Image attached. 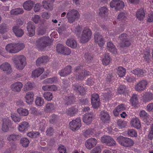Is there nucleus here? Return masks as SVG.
Masks as SVG:
<instances>
[{
	"label": "nucleus",
	"instance_id": "f257e3e1",
	"mask_svg": "<svg viewBox=\"0 0 153 153\" xmlns=\"http://www.w3.org/2000/svg\"><path fill=\"white\" fill-rule=\"evenodd\" d=\"M25 47L24 44L20 42L8 44L5 48L10 53H18Z\"/></svg>",
	"mask_w": 153,
	"mask_h": 153
},
{
	"label": "nucleus",
	"instance_id": "f03ea898",
	"mask_svg": "<svg viewBox=\"0 0 153 153\" xmlns=\"http://www.w3.org/2000/svg\"><path fill=\"white\" fill-rule=\"evenodd\" d=\"M51 42V40L49 37H41L36 41V47L39 50L42 51L47 46L50 45Z\"/></svg>",
	"mask_w": 153,
	"mask_h": 153
},
{
	"label": "nucleus",
	"instance_id": "7ed1b4c3",
	"mask_svg": "<svg viewBox=\"0 0 153 153\" xmlns=\"http://www.w3.org/2000/svg\"><path fill=\"white\" fill-rule=\"evenodd\" d=\"M13 62L17 69L22 70L25 65L26 58L23 55L17 56L14 59Z\"/></svg>",
	"mask_w": 153,
	"mask_h": 153
},
{
	"label": "nucleus",
	"instance_id": "20e7f679",
	"mask_svg": "<svg viewBox=\"0 0 153 153\" xmlns=\"http://www.w3.org/2000/svg\"><path fill=\"white\" fill-rule=\"evenodd\" d=\"M92 32L91 30L87 27L84 28L80 38V42L85 43L88 42L91 39Z\"/></svg>",
	"mask_w": 153,
	"mask_h": 153
},
{
	"label": "nucleus",
	"instance_id": "39448f33",
	"mask_svg": "<svg viewBox=\"0 0 153 153\" xmlns=\"http://www.w3.org/2000/svg\"><path fill=\"white\" fill-rule=\"evenodd\" d=\"M74 72L77 75V79L79 80H82L84 78L88 75L89 72L88 71L83 69L81 66H78L75 67L74 69Z\"/></svg>",
	"mask_w": 153,
	"mask_h": 153
},
{
	"label": "nucleus",
	"instance_id": "423d86ee",
	"mask_svg": "<svg viewBox=\"0 0 153 153\" xmlns=\"http://www.w3.org/2000/svg\"><path fill=\"white\" fill-rule=\"evenodd\" d=\"M117 140L121 146L125 147L131 146L133 144V141L132 140L122 136H120L117 137Z\"/></svg>",
	"mask_w": 153,
	"mask_h": 153
},
{
	"label": "nucleus",
	"instance_id": "0eeeda50",
	"mask_svg": "<svg viewBox=\"0 0 153 153\" xmlns=\"http://www.w3.org/2000/svg\"><path fill=\"white\" fill-rule=\"evenodd\" d=\"M67 17L68 22L70 23H73L75 20L79 19L80 15L77 10H70L67 13Z\"/></svg>",
	"mask_w": 153,
	"mask_h": 153
},
{
	"label": "nucleus",
	"instance_id": "6e6552de",
	"mask_svg": "<svg viewBox=\"0 0 153 153\" xmlns=\"http://www.w3.org/2000/svg\"><path fill=\"white\" fill-rule=\"evenodd\" d=\"M15 128L11 123V120L8 118H5L3 119L1 130L4 132L8 131L9 129H13Z\"/></svg>",
	"mask_w": 153,
	"mask_h": 153
},
{
	"label": "nucleus",
	"instance_id": "1a4fd4ad",
	"mask_svg": "<svg viewBox=\"0 0 153 153\" xmlns=\"http://www.w3.org/2000/svg\"><path fill=\"white\" fill-rule=\"evenodd\" d=\"M119 39L120 40V45L122 48L127 47L130 45L131 43L127 37V35L126 33H123L120 35Z\"/></svg>",
	"mask_w": 153,
	"mask_h": 153
},
{
	"label": "nucleus",
	"instance_id": "9d476101",
	"mask_svg": "<svg viewBox=\"0 0 153 153\" xmlns=\"http://www.w3.org/2000/svg\"><path fill=\"white\" fill-rule=\"evenodd\" d=\"M70 128L73 131L78 130L81 126V120L79 118H77L75 120H73L69 123Z\"/></svg>",
	"mask_w": 153,
	"mask_h": 153
},
{
	"label": "nucleus",
	"instance_id": "9b49d317",
	"mask_svg": "<svg viewBox=\"0 0 153 153\" xmlns=\"http://www.w3.org/2000/svg\"><path fill=\"white\" fill-rule=\"evenodd\" d=\"M56 51L59 53L64 55H68L71 53V51L70 49L63 45L58 44L56 47Z\"/></svg>",
	"mask_w": 153,
	"mask_h": 153
},
{
	"label": "nucleus",
	"instance_id": "f8f14e48",
	"mask_svg": "<svg viewBox=\"0 0 153 153\" xmlns=\"http://www.w3.org/2000/svg\"><path fill=\"white\" fill-rule=\"evenodd\" d=\"M72 67L71 65H67L63 69L61 70L59 74L61 76H66L69 75L71 73Z\"/></svg>",
	"mask_w": 153,
	"mask_h": 153
},
{
	"label": "nucleus",
	"instance_id": "ddd939ff",
	"mask_svg": "<svg viewBox=\"0 0 153 153\" xmlns=\"http://www.w3.org/2000/svg\"><path fill=\"white\" fill-rule=\"evenodd\" d=\"M27 29L28 32V34L30 36H32L35 34V26L34 23L31 22H29L27 23Z\"/></svg>",
	"mask_w": 153,
	"mask_h": 153
},
{
	"label": "nucleus",
	"instance_id": "4468645a",
	"mask_svg": "<svg viewBox=\"0 0 153 153\" xmlns=\"http://www.w3.org/2000/svg\"><path fill=\"white\" fill-rule=\"evenodd\" d=\"M148 84L147 81L145 80L140 81L136 85L135 89L137 91H141L144 90Z\"/></svg>",
	"mask_w": 153,
	"mask_h": 153
},
{
	"label": "nucleus",
	"instance_id": "2eb2a0df",
	"mask_svg": "<svg viewBox=\"0 0 153 153\" xmlns=\"http://www.w3.org/2000/svg\"><path fill=\"white\" fill-rule=\"evenodd\" d=\"M0 69L3 71H6L7 74H10L12 72V69L10 64L7 62H4L0 65Z\"/></svg>",
	"mask_w": 153,
	"mask_h": 153
},
{
	"label": "nucleus",
	"instance_id": "dca6fc26",
	"mask_svg": "<svg viewBox=\"0 0 153 153\" xmlns=\"http://www.w3.org/2000/svg\"><path fill=\"white\" fill-rule=\"evenodd\" d=\"M97 142V140L94 138L89 139L85 142V146L87 149H91L96 146Z\"/></svg>",
	"mask_w": 153,
	"mask_h": 153
},
{
	"label": "nucleus",
	"instance_id": "f3484780",
	"mask_svg": "<svg viewBox=\"0 0 153 153\" xmlns=\"http://www.w3.org/2000/svg\"><path fill=\"white\" fill-rule=\"evenodd\" d=\"M72 88L74 90L81 95H83L85 93L84 88L80 86L79 84L75 83L73 85Z\"/></svg>",
	"mask_w": 153,
	"mask_h": 153
},
{
	"label": "nucleus",
	"instance_id": "a211bd4d",
	"mask_svg": "<svg viewBox=\"0 0 153 153\" xmlns=\"http://www.w3.org/2000/svg\"><path fill=\"white\" fill-rule=\"evenodd\" d=\"M95 41L97 43L100 47H102L104 44L103 39L102 35L99 33H95L94 34Z\"/></svg>",
	"mask_w": 153,
	"mask_h": 153
},
{
	"label": "nucleus",
	"instance_id": "6ab92c4d",
	"mask_svg": "<svg viewBox=\"0 0 153 153\" xmlns=\"http://www.w3.org/2000/svg\"><path fill=\"white\" fill-rule=\"evenodd\" d=\"M93 116L92 112L86 113L83 116V122L87 124H89L92 122Z\"/></svg>",
	"mask_w": 153,
	"mask_h": 153
},
{
	"label": "nucleus",
	"instance_id": "aec40b11",
	"mask_svg": "<svg viewBox=\"0 0 153 153\" xmlns=\"http://www.w3.org/2000/svg\"><path fill=\"white\" fill-rule=\"evenodd\" d=\"M22 84L20 82H17L11 85L10 87L12 91L15 92H19L22 87Z\"/></svg>",
	"mask_w": 153,
	"mask_h": 153
},
{
	"label": "nucleus",
	"instance_id": "412c9836",
	"mask_svg": "<svg viewBox=\"0 0 153 153\" xmlns=\"http://www.w3.org/2000/svg\"><path fill=\"white\" fill-rule=\"evenodd\" d=\"M100 119L102 122H107L110 120L109 115L107 111H102L101 112Z\"/></svg>",
	"mask_w": 153,
	"mask_h": 153
},
{
	"label": "nucleus",
	"instance_id": "4be33fe9",
	"mask_svg": "<svg viewBox=\"0 0 153 153\" xmlns=\"http://www.w3.org/2000/svg\"><path fill=\"white\" fill-rule=\"evenodd\" d=\"M34 94L33 92L30 91L27 92L25 98L26 100V102L28 104H31L33 101Z\"/></svg>",
	"mask_w": 153,
	"mask_h": 153
},
{
	"label": "nucleus",
	"instance_id": "5701e85b",
	"mask_svg": "<svg viewBox=\"0 0 153 153\" xmlns=\"http://www.w3.org/2000/svg\"><path fill=\"white\" fill-rule=\"evenodd\" d=\"M13 30L15 35L18 37H22L24 33L23 30L19 28L18 26H14L13 27Z\"/></svg>",
	"mask_w": 153,
	"mask_h": 153
},
{
	"label": "nucleus",
	"instance_id": "b1692460",
	"mask_svg": "<svg viewBox=\"0 0 153 153\" xmlns=\"http://www.w3.org/2000/svg\"><path fill=\"white\" fill-rule=\"evenodd\" d=\"M29 125L28 123L26 122H23L21 123L18 127V130L21 131H25L27 130L29 127Z\"/></svg>",
	"mask_w": 153,
	"mask_h": 153
},
{
	"label": "nucleus",
	"instance_id": "393cba45",
	"mask_svg": "<svg viewBox=\"0 0 153 153\" xmlns=\"http://www.w3.org/2000/svg\"><path fill=\"white\" fill-rule=\"evenodd\" d=\"M44 71V69L43 68H39L33 71L32 73L31 76L32 77L36 78L42 74Z\"/></svg>",
	"mask_w": 153,
	"mask_h": 153
},
{
	"label": "nucleus",
	"instance_id": "a878e982",
	"mask_svg": "<svg viewBox=\"0 0 153 153\" xmlns=\"http://www.w3.org/2000/svg\"><path fill=\"white\" fill-rule=\"evenodd\" d=\"M47 56H42L39 58L36 62V64L37 66H40L43 63L47 62L48 60Z\"/></svg>",
	"mask_w": 153,
	"mask_h": 153
},
{
	"label": "nucleus",
	"instance_id": "bb28decb",
	"mask_svg": "<svg viewBox=\"0 0 153 153\" xmlns=\"http://www.w3.org/2000/svg\"><path fill=\"white\" fill-rule=\"evenodd\" d=\"M34 4L33 1L28 0L24 3L23 7L25 10H31L33 7Z\"/></svg>",
	"mask_w": 153,
	"mask_h": 153
},
{
	"label": "nucleus",
	"instance_id": "cd10ccee",
	"mask_svg": "<svg viewBox=\"0 0 153 153\" xmlns=\"http://www.w3.org/2000/svg\"><path fill=\"white\" fill-rule=\"evenodd\" d=\"M21 137V136L20 134H15L9 135L7 138L8 140L10 141H16L19 140Z\"/></svg>",
	"mask_w": 153,
	"mask_h": 153
},
{
	"label": "nucleus",
	"instance_id": "c85d7f7f",
	"mask_svg": "<svg viewBox=\"0 0 153 153\" xmlns=\"http://www.w3.org/2000/svg\"><path fill=\"white\" fill-rule=\"evenodd\" d=\"M107 47L108 49L112 53H117V49L112 42H109L107 43Z\"/></svg>",
	"mask_w": 153,
	"mask_h": 153
},
{
	"label": "nucleus",
	"instance_id": "c756f323",
	"mask_svg": "<svg viewBox=\"0 0 153 153\" xmlns=\"http://www.w3.org/2000/svg\"><path fill=\"white\" fill-rule=\"evenodd\" d=\"M143 99L144 102H148L153 99V94L150 92L146 93L143 96Z\"/></svg>",
	"mask_w": 153,
	"mask_h": 153
},
{
	"label": "nucleus",
	"instance_id": "7c9ffc66",
	"mask_svg": "<svg viewBox=\"0 0 153 153\" xmlns=\"http://www.w3.org/2000/svg\"><path fill=\"white\" fill-rule=\"evenodd\" d=\"M140 116L143 120L144 121H146V119L148 118L149 119V121H152V118L150 117L149 115L144 111L142 110L140 111Z\"/></svg>",
	"mask_w": 153,
	"mask_h": 153
},
{
	"label": "nucleus",
	"instance_id": "2f4dec72",
	"mask_svg": "<svg viewBox=\"0 0 153 153\" xmlns=\"http://www.w3.org/2000/svg\"><path fill=\"white\" fill-rule=\"evenodd\" d=\"M66 44L68 46L72 48H75L77 46L76 41L72 38L67 40Z\"/></svg>",
	"mask_w": 153,
	"mask_h": 153
},
{
	"label": "nucleus",
	"instance_id": "473e14b6",
	"mask_svg": "<svg viewBox=\"0 0 153 153\" xmlns=\"http://www.w3.org/2000/svg\"><path fill=\"white\" fill-rule=\"evenodd\" d=\"M65 104L67 105L72 104L74 102V97L73 96L66 97L65 98Z\"/></svg>",
	"mask_w": 153,
	"mask_h": 153
},
{
	"label": "nucleus",
	"instance_id": "72a5a7b5",
	"mask_svg": "<svg viewBox=\"0 0 153 153\" xmlns=\"http://www.w3.org/2000/svg\"><path fill=\"white\" fill-rule=\"evenodd\" d=\"M126 72V69L121 66L118 67L117 69V73L119 76L123 77L125 75Z\"/></svg>",
	"mask_w": 153,
	"mask_h": 153
},
{
	"label": "nucleus",
	"instance_id": "f704fd0d",
	"mask_svg": "<svg viewBox=\"0 0 153 153\" xmlns=\"http://www.w3.org/2000/svg\"><path fill=\"white\" fill-rule=\"evenodd\" d=\"M66 112L68 115L70 116H73L77 112V109L75 107H72L67 110Z\"/></svg>",
	"mask_w": 153,
	"mask_h": 153
},
{
	"label": "nucleus",
	"instance_id": "c9c22d12",
	"mask_svg": "<svg viewBox=\"0 0 153 153\" xmlns=\"http://www.w3.org/2000/svg\"><path fill=\"white\" fill-rule=\"evenodd\" d=\"M136 16L139 20H143L145 17V13L144 10L138 11L136 13Z\"/></svg>",
	"mask_w": 153,
	"mask_h": 153
},
{
	"label": "nucleus",
	"instance_id": "e433bc0d",
	"mask_svg": "<svg viewBox=\"0 0 153 153\" xmlns=\"http://www.w3.org/2000/svg\"><path fill=\"white\" fill-rule=\"evenodd\" d=\"M17 111L19 114L22 116H26L29 114V111L27 109L22 108H19Z\"/></svg>",
	"mask_w": 153,
	"mask_h": 153
},
{
	"label": "nucleus",
	"instance_id": "4c0bfd02",
	"mask_svg": "<svg viewBox=\"0 0 153 153\" xmlns=\"http://www.w3.org/2000/svg\"><path fill=\"white\" fill-rule=\"evenodd\" d=\"M110 61V58L109 54H105L104 57L103 59L102 62L104 65H107L109 63Z\"/></svg>",
	"mask_w": 153,
	"mask_h": 153
},
{
	"label": "nucleus",
	"instance_id": "58836bf2",
	"mask_svg": "<svg viewBox=\"0 0 153 153\" xmlns=\"http://www.w3.org/2000/svg\"><path fill=\"white\" fill-rule=\"evenodd\" d=\"M55 108V107L53 103H48L46 105V108H45V111L46 112H50Z\"/></svg>",
	"mask_w": 153,
	"mask_h": 153
},
{
	"label": "nucleus",
	"instance_id": "ea45409f",
	"mask_svg": "<svg viewBox=\"0 0 153 153\" xmlns=\"http://www.w3.org/2000/svg\"><path fill=\"white\" fill-rule=\"evenodd\" d=\"M20 143L24 147H27L30 143L29 140L25 137L22 138L20 140Z\"/></svg>",
	"mask_w": 153,
	"mask_h": 153
},
{
	"label": "nucleus",
	"instance_id": "a19ab883",
	"mask_svg": "<svg viewBox=\"0 0 153 153\" xmlns=\"http://www.w3.org/2000/svg\"><path fill=\"white\" fill-rule=\"evenodd\" d=\"M44 97L48 101L51 100L53 98L52 93L51 92H45L43 94Z\"/></svg>",
	"mask_w": 153,
	"mask_h": 153
},
{
	"label": "nucleus",
	"instance_id": "79ce46f5",
	"mask_svg": "<svg viewBox=\"0 0 153 153\" xmlns=\"http://www.w3.org/2000/svg\"><path fill=\"white\" fill-rule=\"evenodd\" d=\"M57 119L58 117L57 115L55 114H53L50 117L49 121L52 124H54L57 123Z\"/></svg>",
	"mask_w": 153,
	"mask_h": 153
},
{
	"label": "nucleus",
	"instance_id": "37998d69",
	"mask_svg": "<svg viewBox=\"0 0 153 153\" xmlns=\"http://www.w3.org/2000/svg\"><path fill=\"white\" fill-rule=\"evenodd\" d=\"M102 96L105 99H108L110 98L111 96V92L109 89L106 90V92L102 93Z\"/></svg>",
	"mask_w": 153,
	"mask_h": 153
},
{
	"label": "nucleus",
	"instance_id": "c03bdc74",
	"mask_svg": "<svg viewBox=\"0 0 153 153\" xmlns=\"http://www.w3.org/2000/svg\"><path fill=\"white\" fill-rule=\"evenodd\" d=\"M44 101L42 98L41 97H37L36 98L35 103L37 106H42L44 103Z\"/></svg>",
	"mask_w": 153,
	"mask_h": 153
},
{
	"label": "nucleus",
	"instance_id": "a18cd8bd",
	"mask_svg": "<svg viewBox=\"0 0 153 153\" xmlns=\"http://www.w3.org/2000/svg\"><path fill=\"white\" fill-rule=\"evenodd\" d=\"M150 57V53L149 50L144 51V57L145 60L148 63L149 62Z\"/></svg>",
	"mask_w": 153,
	"mask_h": 153
},
{
	"label": "nucleus",
	"instance_id": "49530a36",
	"mask_svg": "<svg viewBox=\"0 0 153 153\" xmlns=\"http://www.w3.org/2000/svg\"><path fill=\"white\" fill-rule=\"evenodd\" d=\"M34 87V84L30 82L26 83L25 86V90H32Z\"/></svg>",
	"mask_w": 153,
	"mask_h": 153
},
{
	"label": "nucleus",
	"instance_id": "de8ad7c7",
	"mask_svg": "<svg viewBox=\"0 0 153 153\" xmlns=\"http://www.w3.org/2000/svg\"><path fill=\"white\" fill-rule=\"evenodd\" d=\"M117 124L121 128H124L126 126L127 122L124 120H119L117 121Z\"/></svg>",
	"mask_w": 153,
	"mask_h": 153
},
{
	"label": "nucleus",
	"instance_id": "09e8293b",
	"mask_svg": "<svg viewBox=\"0 0 153 153\" xmlns=\"http://www.w3.org/2000/svg\"><path fill=\"white\" fill-rule=\"evenodd\" d=\"M94 130L91 129H88L86 130L85 132L84 133V136L86 137H87L88 136L92 135L94 134Z\"/></svg>",
	"mask_w": 153,
	"mask_h": 153
},
{
	"label": "nucleus",
	"instance_id": "8fccbe9b",
	"mask_svg": "<svg viewBox=\"0 0 153 153\" xmlns=\"http://www.w3.org/2000/svg\"><path fill=\"white\" fill-rule=\"evenodd\" d=\"M126 90V87L124 85H120L118 88L117 93L119 94L123 93Z\"/></svg>",
	"mask_w": 153,
	"mask_h": 153
},
{
	"label": "nucleus",
	"instance_id": "3c124183",
	"mask_svg": "<svg viewBox=\"0 0 153 153\" xmlns=\"http://www.w3.org/2000/svg\"><path fill=\"white\" fill-rule=\"evenodd\" d=\"M92 105L93 107L96 109H97L100 106V100L94 101L93 99V100L91 101Z\"/></svg>",
	"mask_w": 153,
	"mask_h": 153
},
{
	"label": "nucleus",
	"instance_id": "603ef678",
	"mask_svg": "<svg viewBox=\"0 0 153 153\" xmlns=\"http://www.w3.org/2000/svg\"><path fill=\"white\" fill-rule=\"evenodd\" d=\"M7 25L2 23L0 25V33H4L6 32Z\"/></svg>",
	"mask_w": 153,
	"mask_h": 153
},
{
	"label": "nucleus",
	"instance_id": "864d4df0",
	"mask_svg": "<svg viewBox=\"0 0 153 153\" xmlns=\"http://www.w3.org/2000/svg\"><path fill=\"white\" fill-rule=\"evenodd\" d=\"M54 129L52 127H49L46 131V135L48 136H51L53 135Z\"/></svg>",
	"mask_w": 153,
	"mask_h": 153
},
{
	"label": "nucleus",
	"instance_id": "5fc2aeb1",
	"mask_svg": "<svg viewBox=\"0 0 153 153\" xmlns=\"http://www.w3.org/2000/svg\"><path fill=\"white\" fill-rule=\"evenodd\" d=\"M42 7L44 9H50V4L49 3L48 1H46L45 0L43 1L42 2Z\"/></svg>",
	"mask_w": 153,
	"mask_h": 153
},
{
	"label": "nucleus",
	"instance_id": "6e6d98bb",
	"mask_svg": "<svg viewBox=\"0 0 153 153\" xmlns=\"http://www.w3.org/2000/svg\"><path fill=\"white\" fill-rule=\"evenodd\" d=\"M84 56L85 59L89 61H91L93 58L92 55L88 53H85L84 55Z\"/></svg>",
	"mask_w": 153,
	"mask_h": 153
},
{
	"label": "nucleus",
	"instance_id": "4d7b16f0",
	"mask_svg": "<svg viewBox=\"0 0 153 153\" xmlns=\"http://www.w3.org/2000/svg\"><path fill=\"white\" fill-rule=\"evenodd\" d=\"M141 127V124L139 120L137 118H134V127L139 129Z\"/></svg>",
	"mask_w": 153,
	"mask_h": 153
},
{
	"label": "nucleus",
	"instance_id": "13d9d810",
	"mask_svg": "<svg viewBox=\"0 0 153 153\" xmlns=\"http://www.w3.org/2000/svg\"><path fill=\"white\" fill-rule=\"evenodd\" d=\"M147 21L149 22H153V13L152 11H150L149 12Z\"/></svg>",
	"mask_w": 153,
	"mask_h": 153
},
{
	"label": "nucleus",
	"instance_id": "bf43d9fd",
	"mask_svg": "<svg viewBox=\"0 0 153 153\" xmlns=\"http://www.w3.org/2000/svg\"><path fill=\"white\" fill-rule=\"evenodd\" d=\"M11 117L13 120L15 122H19L20 121V118L15 114H11Z\"/></svg>",
	"mask_w": 153,
	"mask_h": 153
},
{
	"label": "nucleus",
	"instance_id": "052dcab7",
	"mask_svg": "<svg viewBox=\"0 0 153 153\" xmlns=\"http://www.w3.org/2000/svg\"><path fill=\"white\" fill-rule=\"evenodd\" d=\"M110 137V136H104L102 137L101 141L102 143H105L107 145V143L108 142L109 140H110L109 139Z\"/></svg>",
	"mask_w": 153,
	"mask_h": 153
},
{
	"label": "nucleus",
	"instance_id": "680f3d73",
	"mask_svg": "<svg viewBox=\"0 0 153 153\" xmlns=\"http://www.w3.org/2000/svg\"><path fill=\"white\" fill-rule=\"evenodd\" d=\"M108 142L107 143V145L108 146H114L116 145V143L113 139L111 137H110Z\"/></svg>",
	"mask_w": 153,
	"mask_h": 153
},
{
	"label": "nucleus",
	"instance_id": "e2e57ef3",
	"mask_svg": "<svg viewBox=\"0 0 153 153\" xmlns=\"http://www.w3.org/2000/svg\"><path fill=\"white\" fill-rule=\"evenodd\" d=\"M101 149L100 146H97L91 151L90 153H100Z\"/></svg>",
	"mask_w": 153,
	"mask_h": 153
},
{
	"label": "nucleus",
	"instance_id": "0e129e2a",
	"mask_svg": "<svg viewBox=\"0 0 153 153\" xmlns=\"http://www.w3.org/2000/svg\"><path fill=\"white\" fill-rule=\"evenodd\" d=\"M23 12V10H11L10 13L11 15H16L22 14Z\"/></svg>",
	"mask_w": 153,
	"mask_h": 153
},
{
	"label": "nucleus",
	"instance_id": "69168bd1",
	"mask_svg": "<svg viewBox=\"0 0 153 153\" xmlns=\"http://www.w3.org/2000/svg\"><path fill=\"white\" fill-rule=\"evenodd\" d=\"M82 27L79 25L76 26L74 30L75 33L77 35H79L80 34L82 31Z\"/></svg>",
	"mask_w": 153,
	"mask_h": 153
},
{
	"label": "nucleus",
	"instance_id": "338daca9",
	"mask_svg": "<svg viewBox=\"0 0 153 153\" xmlns=\"http://www.w3.org/2000/svg\"><path fill=\"white\" fill-rule=\"evenodd\" d=\"M46 31V28L45 27H42L39 28V30L38 32L39 34L43 35L44 34Z\"/></svg>",
	"mask_w": 153,
	"mask_h": 153
},
{
	"label": "nucleus",
	"instance_id": "774afa93",
	"mask_svg": "<svg viewBox=\"0 0 153 153\" xmlns=\"http://www.w3.org/2000/svg\"><path fill=\"white\" fill-rule=\"evenodd\" d=\"M148 137L150 140H152L153 138V124H152V127L150 128Z\"/></svg>",
	"mask_w": 153,
	"mask_h": 153
}]
</instances>
